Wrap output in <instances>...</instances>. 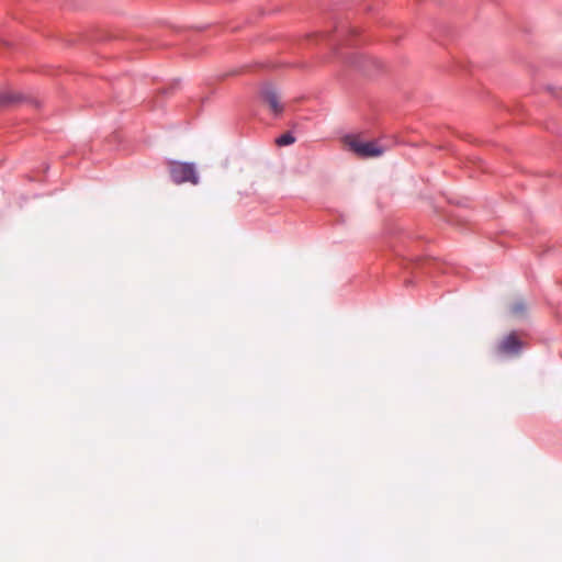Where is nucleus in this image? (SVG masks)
I'll use <instances>...</instances> for the list:
<instances>
[{
    "label": "nucleus",
    "instance_id": "obj_3",
    "mask_svg": "<svg viewBox=\"0 0 562 562\" xmlns=\"http://www.w3.org/2000/svg\"><path fill=\"white\" fill-rule=\"evenodd\" d=\"M524 342L519 336L513 331L504 336L496 345L495 351L499 356L516 357L521 352Z\"/></svg>",
    "mask_w": 562,
    "mask_h": 562
},
{
    "label": "nucleus",
    "instance_id": "obj_1",
    "mask_svg": "<svg viewBox=\"0 0 562 562\" xmlns=\"http://www.w3.org/2000/svg\"><path fill=\"white\" fill-rule=\"evenodd\" d=\"M345 144L349 150L361 158L379 157L384 153V148L378 142H363L360 138L348 136Z\"/></svg>",
    "mask_w": 562,
    "mask_h": 562
},
{
    "label": "nucleus",
    "instance_id": "obj_5",
    "mask_svg": "<svg viewBox=\"0 0 562 562\" xmlns=\"http://www.w3.org/2000/svg\"><path fill=\"white\" fill-rule=\"evenodd\" d=\"M527 311V306L522 301H517L513 303L509 307V313L514 317H521L525 315Z\"/></svg>",
    "mask_w": 562,
    "mask_h": 562
},
{
    "label": "nucleus",
    "instance_id": "obj_4",
    "mask_svg": "<svg viewBox=\"0 0 562 562\" xmlns=\"http://www.w3.org/2000/svg\"><path fill=\"white\" fill-rule=\"evenodd\" d=\"M260 95L273 114L279 115L283 112V105L280 101V97L273 87L267 86L262 88Z\"/></svg>",
    "mask_w": 562,
    "mask_h": 562
},
{
    "label": "nucleus",
    "instance_id": "obj_6",
    "mask_svg": "<svg viewBox=\"0 0 562 562\" xmlns=\"http://www.w3.org/2000/svg\"><path fill=\"white\" fill-rule=\"evenodd\" d=\"M295 142L294 136L291 133H284L277 138L276 143L278 146H288Z\"/></svg>",
    "mask_w": 562,
    "mask_h": 562
},
{
    "label": "nucleus",
    "instance_id": "obj_2",
    "mask_svg": "<svg viewBox=\"0 0 562 562\" xmlns=\"http://www.w3.org/2000/svg\"><path fill=\"white\" fill-rule=\"evenodd\" d=\"M169 172L172 181L177 184H181L183 182L198 184L199 182V177L193 164L171 161L169 164Z\"/></svg>",
    "mask_w": 562,
    "mask_h": 562
}]
</instances>
